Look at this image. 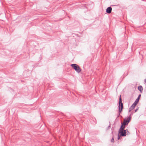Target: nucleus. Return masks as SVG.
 Wrapping results in <instances>:
<instances>
[{
    "label": "nucleus",
    "mask_w": 146,
    "mask_h": 146,
    "mask_svg": "<svg viewBox=\"0 0 146 146\" xmlns=\"http://www.w3.org/2000/svg\"><path fill=\"white\" fill-rule=\"evenodd\" d=\"M131 119V117H129L127 119H124L123 123H121V127L122 128H125V125H128V123L129 122Z\"/></svg>",
    "instance_id": "f257e3e1"
},
{
    "label": "nucleus",
    "mask_w": 146,
    "mask_h": 146,
    "mask_svg": "<svg viewBox=\"0 0 146 146\" xmlns=\"http://www.w3.org/2000/svg\"><path fill=\"white\" fill-rule=\"evenodd\" d=\"M125 128H122L121 127L119 131V134L123 136H125L126 135L127 131L125 130H124Z\"/></svg>",
    "instance_id": "f03ea898"
},
{
    "label": "nucleus",
    "mask_w": 146,
    "mask_h": 146,
    "mask_svg": "<svg viewBox=\"0 0 146 146\" xmlns=\"http://www.w3.org/2000/svg\"><path fill=\"white\" fill-rule=\"evenodd\" d=\"M70 66L77 72L79 73L81 72V69L78 65L76 64H71Z\"/></svg>",
    "instance_id": "7ed1b4c3"
},
{
    "label": "nucleus",
    "mask_w": 146,
    "mask_h": 146,
    "mask_svg": "<svg viewBox=\"0 0 146 146\" xmlns=\"http://www.w3.org/2000/svg\"><path fill=\"white\" fill-rule=\"evenodd\" d=\"M119 111L120 112H122L123 108V105L121 101V95H120L119 98Z\"/></svg>",
    "instance_id": "20e7f679"
},
{
    "label": "nucleus",
    "mask_w": 146,
    "mask_h": 146,
    "mask_svg": "<svg viewBox=\"0 0 146 146\" xmlns=\"http://www.w3.org/2000/svg\"><path fill=\"white\" fill-rule=\"evenodd\" d=\"M137 105L134 103L129 108V112H130Z\"/></svg>",
    "instance_id": "39448f33"
},
{
    "label": "nucleus",
    "mask_w": 146,
    "mask_h": 146,
    "mask_svg": "<svg viewBox=\"0 0 146 146\" xmlns=\"http://www.w3.org/2000/svg\"><path fill=\"white\" fill-rule=\"evenodd\" d=\"M112 11V8L110 7H108L106 9V12L108 14L110 13Z\"/></svg>",
    "instance_id": "423d86ee"
},
{
    "label": "nucleus",
    "mask_w": 146,
    "mask_h": 146,
    "mask_svg": "<svg viewBox=\"0 0 146 146\" xmlns=\"http://www.w3.org/2000/svg\"><path fill=\"white\" fill-rule=\"evenodd\" d=\"M141 96V95L140 94L139 95L138 98H137V99L136 100L135 102H134L135 104L137 105L138 102H139V99L140 98V97Z\"/></svg>",
    "instance_id": "0eeeda50"
},
{
    "label": "nucleus",
    "mask_w": 146,
    "mask_h": 146,
    "mask_svg": "<svg viewBox=\"0 0 146 146\" xmlns=\"http://www.w3.org/2000/svg\"><path fill=\"white\" fill-rule=\"evenodd\" d=\"M138 89L141 92L143 90V88L141 86H138Z\"/></svg>",
    "instance_id": "6e6552de"
},
{
    "label": "nucleus",
    "mask_w": 146,
    "mask_h": 146,
    "mask_svg": "<svg viewBox=\"0 0 146 146\" xmlns=\"http://www.w3.org/2000/svg\"><path fill=\"white\" fill-rule=\"evenodd\" d=\"M111 141L112 143H113L114 142V140L113 138H112L111 140Z\"/></svg>",
    "instance_id": "1a4fd4ad"
},
{
    "label": "nucleus",
    "mask_w": 146,
    "mask_h": 146,
    "mask_svg": "<svg viewBox=\"0 0 146 146\" xmlns=\"http://www.w3.org/2000/svg\"><path fill=\"white\" fill-rule=\"evenodd\" d=\"M120 138V136H119V135H118V139H119Z\"/></svg>",
    "instance_id": "9d476101"
},
{
    "label": "nucleus",
    "mask_w": 146,
    "mask_h": 146,
    "mask_svg": "<svg viewBox=\"0 0 146 146\" xmlns=\"http://www.w3.org/2000/svg\"><path fill=\"white\" fill-rule=\"evenodd\" d=\"M145 82L146 83V79H145Z\"/></svg>",
    "instance_id": "9b49d317"
},
{
    "label": "nucleus",
    "mask_w": 146,
    "mask_h": 146,
    "mask_svg": "<svg viewBox=\"0 0 146 146\" xmlns=\"http://www.w3.org/2000/svg\"><path fill=\"white\" fill-rule=\"evenodd\" d=\"M137 111V110H135V112H136Z\"/></svg>",
    "instance_id": "f8f14e48"
}]
</instances>
